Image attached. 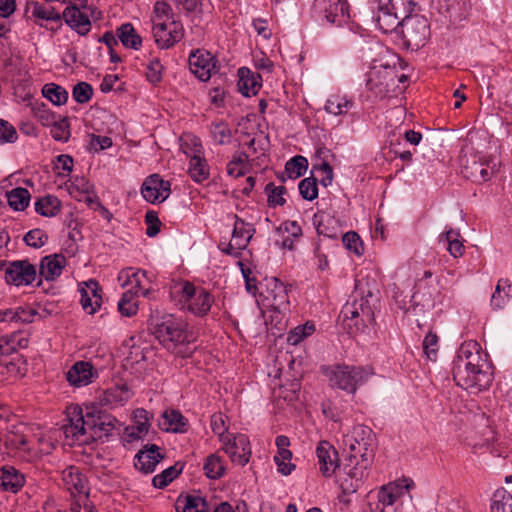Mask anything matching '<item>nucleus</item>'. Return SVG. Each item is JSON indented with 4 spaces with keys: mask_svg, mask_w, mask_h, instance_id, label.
Listing matches in <instances>:
<instances>
[{
    "mask_svg": "<svg viewBox=\"0 0 512 512\" xmlns=\"http://www.w3.org/2000/svg\"><path fill=\"white\" fill-rule=\"evenodd\" d=\"M401 34L405 43L412 49L423 47L429 37L427 20L419 15L407 16L402 19Z\"/></svg>",
    "mask_w": 512,
    "mask_h": 512,
    "instance_id": "nucleus-10",
    "label": "nucleus"
},
{
    "mask_svg": "<svg viewBox=\"0 0 512 512\" xmlns=\"http://www.w3.org/2000/svg\"><path fill=\"white\" fill-rule=\"evenodd\" d=\"M292 459V452L287 450H280L277 452V454L274 456V461L278 466V471L287 476L291 474V472L295 469V465L292 464L290 461Z\"/></svg>",
    "mask_w": 512,
    "mask_h": 512,
    "instance_id": "nucleus-52",
    "label": "nucleus"
},
{
    "mask_svg": "<svg viewBox=\"0 0 512 512\" xmlns=\"http://www.w3.org/2000/svg\"><path fill=\"white\" fill-rule=\"evenodd\" d=\"M48 235L42 229L36 228L28 231L24 236V241L28 246L40 248L46 244Z\"/></svg>",
    "mask_w": 512,
    "mask_h": 512,
    "instance_id": "nucleus-58",
    "label": "nucleus"
},
{
    "mask_svg": "<svg viewBox=\"0 0 512 512\" xmlns=\"http://www.w3.org/2000/svg\"><path fill=\"white\" fill-rule=\"evenodd\" d=\"M183 470V465L179 462L175 463L163 470L160 474H157L152 479L154 487L162 489L165 488L170 482H172Z\"/></svg>",
    "mask_w": 512,
    "mask_h": 512,
    "instance_id": "nucleus-41",
    "label": "nucleus"
},
{
    "mask_svg": "<svg viewBox=\"0 0 512 512\" xmlns=\"http://www.w3.org/2000/svg\"><path fill=\"white\" fill-rule=\"evenodd\" d=\"M93 95V88L87 82L77 83L72 91V96L77 103H87Z\"/></svg>",
    "mask_w": 512,
    "mask_h": 512,
    "instance_id": "nucleus-59",
    "label": "nucleus"
},
{
    "mask_svg": "<svg viewBox=\"0 0 512 512\" xmlns=\"http://www.w3.org/2000/svg\"><path fill=\"white\" fill-rule=\"evenodd\" d=\"M50 133L52 137L57 141H67L70 136L69 124L67 120L54 123Z\"/></svg>",
    "mask_w": 512,
    "mask_h": 512,
    "instance_id": "nucleus-64",
    "label": "nucleus"
},
{
    "mask_svg": "<svg viewBox=\"0 0 512 512\" xmlns=\"http://www.w3.org/2000/svg\"><path fill=\"white\" fill-rule=\"evenodd\" d=\"M190 71L201 81H207L216 72L217 60L206 50L197 49L189 56Z\"/></svg>",
    "mask_w": 512,
    "mask_h": 512,
    "instance_id": "nucleus-15",
    "label": "nucleus"
},
{
    "mask_svg": "<svg viewBox=\"0 0 512 512\" xmlns=\"http://www.w3.org/2000/svg\"><path fill=\"white\" fill-rule=\"evenodd\" d=\"M177 512H210V508L205 499L198 496L188 495L183 500L176 502Z\"/></svg>",
    "mask_w": 512,
    "mask_h": 512,
    "instance_id": "nucleus-37",
    "label": "nucleus"
},
{
    "mask_svg": "<svg viewBox=\"0 0 512 512\" xmlns=\"http://www.w3.org/2000/svg\"><path fill=\"white\" fill-rule=\"evenodd\" d=\"M440 296L439 280L433 277L429 270L425 271L423 276L418 278L412 295L414 306H420L422 309H431L435 305V300Z\"/></svg>",
    "mask_w": 512,
    "mask_h": 512,
    "instance_id": "nucleus-9",
    "label": "nucleus"
},
{
    "mask_svg": "<svg viewBox=\"0 0 512 512\" xmlns=\"http://www.w3.org/2000/svg\"><path fill=\"white\" fill-rule=\"evenodd\" d=\"M315 331V325L312 322H306L304 325H298L288 333L287 342L291 345H297L306 337L312 335Z\"/></svg>",
    "mask_w": 512,
    "mask_h": 512,
    "instance_id": "nucleus-49",
    "label": "nucleus"
},
{
    "mask_svg": "<svg viewBox=\"0 0 512 512\" xmlns=\"http://www.w3.org/2000/svg\"><path fill=\"white\" fill-rule=\"evenodd\" d=\"M323 373L332 387L354 394L359 386L367 382L373 371L368 367L338 364L324 367Z\"/></svg>",
    "mask_w": 512,
    "mask_h": 512,
    "instance_id": "nucleus-5",
    "label": "nucleus"
},
{
    "mask_svg": "<svg viewBox=\"0 0 512 512\" xmlns=\"http://www.w3.org/2000/svg\"><path fill=\"white\" fill-rule=\"evenodd\" d=\"M314 7L332 24L340 26L349 19L347 0H315Z\"/></svg>",
    "mask_w": 512,
    "mask_h": 512,
    "instance_id": "nucleus-16",
    "label": "nucleus"
},
{
    "mask_svg": "<svg viewBox=\"0 0 512 512\" xmlns=\"http://www.w3.org/2000/svg\"><path fill=\"white\" fill-rule=\"evenodd\" d=\"M18 138L15 127L8 121L0 119V143H14Z\"/></svg>",
    "mask_w": 512,
    "mask_h": 512,
    "instance_id": "nucleus-61",
    "label": "nucleus"
},
{
    "mask_svg": "<svg viewBox=\"0 0 512 512\" xmlns=\"http://www.w3.org/2000/svg\"><path fill=\"white\" fill-rule=\"evenodd\" d=\"M203 470L208 478L219 479L225 473V466L220 456L211 454L206 458Z\"/></svg>",
    "mask_w": 512,
    "mask_h": 512,
    "instance_id": "nucleus-42",
    "label": "nucleus"
},
{
    "mask_svg": "<svg viewBox=\"0 0 512 512\" xmlns=\"http://www.w3.org/2000/svg\"><path fill=\"white\" fill-rule=\"evenodd\" d=\"M440 241H444L447 244L449 253L457 258L464 252V245L460 240V233L453 229L448 230L444 235L441 236Z\"/></svg>",
    "mask_w": 512,
    "mask_h": 512,
    "instance_id": "nucleus-44",
    "label": "nucleus"
},
{
    "mask_svg": "<svg viewBox=\"0 0 512 512\" xmlns=\"http://www.w3.org/2000/svg\"><path fill=\"white\" fill-rule=\"evenodd\" d=\"M264 191L267 195L269 207L283 206L286 203L284 196L287 193V189L285 186H275L274 183L270 182L266 184Z\"/></svg>",
    "mask_w": 512,
    "mask_h": 512,
    "instance_id": "nucleus-45",
    "label": "nucleus"
},
{
    "mask_svg": "<svg viewBox=\"0 0 512 512\" xmlns=\"http://www.w3.org/2000/svg\"><path fill=\"white\" fill-rule=\"evenodd\" d=\"M240 79L238 81L239 91L246 97L256 95L261 88V76L252 73L248 68L242 67L238 70Z\"/></svg>",
    "mask_w": 512,
    "mask_h": 512,
    "instance_id": "nucleus-31",
    "label": "nucleus"
},
{
    "mask_svg": "<svg viewBox=\"0 0 512 512\" xmlns=\"http://www.w3.org/2000/svg\"><path fill=\"white\" fill-rule=\"evenodd\" d=\"M97 376V372L89 362L78 361L66 373V379L74 387L86 386Z\"/></svg>",
    "mask_w": 512,
    "mask_h": 512,
    "instance_id": "nucleus-25",
    "label": "nucleus"
},
{
    "mask_svg": "<svg viewBox=\"0 0 512 512\" xmlns=\"http://www.w3.org/2000/svg\"><path fill=\"white\" fill-rule=\"evenodd\" d=\"M116 34L126 48L138 50L142 45V39L131 23L122 24L117 29Z\"/></svg>",
    "mask_w": 512,
    "mask_h": 512,
    "instance_id": "nucleus-35",
    "label": "nucleus"
},
{
    "mask_svg": "<svg viewBox=\"0 0 512 512\" xmlns=\"http://www.w3.org/2000/svg\"><path fill=\"white\" fill-rule=\"evenodd\" d=\"M313 224L319 236L337 239L341 234L338 220L326 212L316 213L313 217Z\"/></svg>",
    "mask_w": 512,
    "mask_h": 512,
    "instance_id": "nucleus-28",
    "label": "nucleus"
},
{
    "mask_svg": "<svg viewBox=\"0 0 512 512\" xmlns=\"http://www.w3.org/2000/svg\"><path fill=\"white\" fill-rule=\"evenodd\" d=\"M470 5L466 0H451L449 10L444 18L450 23L456 24L466 18Z\"/></svg>",
    "mask_w": 512,
    "mask_h": 512,
    "instance_id": "nucleus-40",
    "label": "nucleus"
},
{
    "mask_svg": "<svg viewBox=\"0 0 512 512\" xmlns=\"http://www.w3.org/2000/svg\"><path fill=\"white\" fill-rule=\"evenodd\" d=\"M319 470L324 477H331L337 468L340 467L338 452L328 442L320 441L316 447Z\"/></svg>",
    "mask_w": 512,
    "mask_h": 512,
    "instance_id": "nucleus-21",
    "label": "nucleus"
},
{
    "mask_svg": "<svg viewBox=\"0 0 512 512\" xmlns=\"http://www.w3.org/2000/svg\"><path fill=\"white\" fill-rule=\"evenodd\" d=\"M145 223L147 225L146 234L149 237H154L160 232L161 221L155 211L149 210L146 212Z\"/></svg>",
    "mask_w": 512,
    "mask_h": 512,
    "instance_id": "nucleus-62",
    "label": "nucleus"
},
{
    "mask_svg": "<svg viewBox=\"0 0 512 512\" xmlns=\"http://www.w3.org/2000/svg\"><path fill=\"white\" fill-rule=\"evenodd\" d=\"M62 481L71 495H84L88 497V479L77 466H68L62 471Z\"/></svg>",
    "mask_w": 512,
    "mask_h": 512,
    "instance_id": "nucleus-22",
    "label": "nucleus"
},
{
    "mask_svg": "<svg viewBox=\"0 0 512 512\" xmlns=\"http://www.w3.org/2000/svg\"><path fill=\"white\" fill-rule=\"evenodd\" d=\"M10 208L15 211H24L30 203L31 195L26 188L16 187L6 192Z\"/></svg>",
    "mask_w": 512,
    "mask_h": 512,
    "instance_id": "nucleus-36",
    "label": "nucleus"
},
{
    "mask_svg": "<svg viewBox=\"0 0 512 512\" xmlns=\"http://www.w3.org/2000/svg\"><path fill=\"white\" fill-rule=\"evenodd\" d=\"M151 331L164 348L178 356L189 357L195 350V347L190 346L186 325L172 315L164 316L152 323Z\"/></svg>",
    "mask_w": 512,
    "mask_h": 512,
    "instance_id": "nucleus-3",
    "label": "nucleus"
},
{
    "mask_svg": "<svg viewBox=\"0 0 512 512\" xmlns=\"http://www.w3.org/2000/svg\"><path fill=\"white\" fill-rule=\"evenodd\" d=\"M163 66L158 59H153L147 66L146 77L149 82L155 84L162 79Z\"/></svg>",
    "mask_w": 512,
    "mask_h": 512,
    "instance_id": "nucleus-63",
    "label": "nucleus"
},
{
    "mask_svg": "<svg viewBox=\"0 0 512 512\" xmlns=\"http://www.w3.org/2000/svg\"><path fill=\"white\" fill-rule=\"evenodd\" d=\"M43 96L50 100L54 105L65 104L68 100V92L60 85L55 83L45 84L42 89Z\"/></svg>",
    "mask_w": 512,
    "mask_h": 512,
    "instance_id": "nucleus-43",
    "label": "nucleus"
},
{
    "mask_svg": "<svg viewBox=\"0 0 512 512\" xmlns=\"http://www.w3.org/2000/svg\"><path fill=\"white\" fill-rule=\"evenodd\" d=\"M224 443V451L231 458L232 462L239 465H246L251 456V447L249 439L244 434H238L230 439L226 436Z\"/></svg>",
    "mask_w": 512,
    "mask_h": 512,
    "instance_id": "nucleus-19",
    "label": "nucleus"
},
{
    "mask_svg": "<svg viewBox=\"0 0 512 512\" xmlns=\"http://www.w3.org/2000/svg\"><path fill=\"white\" fill-rule=\"evenodd\" d=\"M267 301V306L278 313L289 310L287 287L277 278L265 279V291L261 292Z\"/></svg>",
    "mask_w": 512,
    "mask_h": 512,
    "instance_id": "nucleus-13",
    "label": "nucleus"
},
{
    "mask_svg": "<svg viewBox=\"0 0 512 512\" xmlns=\"http://www.w3.org/2000/svg\"><path fill=\"white\" fill-rule=\"evenodd\" d=\"M63 18L68 26L80 35H86L91 29V22L85 12L76 6L66 7Z\"/></svg>",
    "mask_w": 512,
    "mask_h": 512,
    "instance_id": "nucleus-29",
    "label": "nucleus"
},
{
    "mask_svg": "<svg viewBox=\"0 0 512 512\" xmlns=\"http://www.w3.org/2000/svg\"><path fill=\"white\" fill-rule=\"evenodd\" d=\"M178 293L187 310L198 317L206 316L214 302V297L209 291L190 282H184Z\"/></svg>",
    "mask_w": 512,
    "mask_h": 512,
    "instance_id": "nucleus-7",
    "label": "nucleus"
},
{
    "mask_svg": "<svg viewBox=\"0 0 512 512\" xmlns=\"http://www.w3.org/2000/svg\"><path fill=\"white\" fill-rule=\"evenodd\" d=\"M351 303L360 312V322L362 325L371 323L374 320V312L367 299L361 297L359 300L355 299Z\"/></svg>",
    "mask_w": 512,
    "mask_h": 512,
    "instance_id": "nucleus-54",
    "label": "nucleus"
},
{
    "mask_svg": "<svg viewBox=\"0 0 512 512\" xmlns=\"http://www.w3.org/2000/svg\"><path fill=\"white\" fill-rule=\"evenodd\" d=\"M26 482L25 475L11 465L0 467V488L3 491L17 493Z\"/></svg>",
    "mask_w": 512,
    "mask_h": 512,
    "instance_id": "nucleus-27",
    "label": "nucleus"
},
{
    "mask_svg": "<svg viewBox=\"0 0 512 512\" xmlns=\"http://www.w3.org/2000/svg\"><path fill=\"white\" fill-rule=\"evenodd\" d=\"M349 452L343 465L340 487L344 494H353L363 485L375 455V435L371 428L357 425L345 440Z\"/></svg>",
    "mask_w": 512,
    "mask_h": 512,
    "instance_id": "nucleus-1",
    "label": "nucleus"
},
{
    "mask_svg": "<svg viewBox=\"0 0 512 512\" xmlns=\"http://www.w3.org/2000/svg\"><path fill=\"white\" fill-rule=\"evenodd\" d=\"M191 141L194 154L190 158L188 172L195 182L201 183L209 177V166L206 159L201 157L203 147L200 139L193 137Z\"/></svg>",
    "mask_w": 512,
    "mask_h": 512,
    "instance_id": "nucleus-23",
    "label": "nucleus"
},
{
    "mask_svg": "<svg viewBox=\"0 0 512 512\" xmlns=\"http://www.w3.org/2000/svg\"><path fill=\"white\" fill-rule=\"evenodd\" d=\"M35 277L36 269L27 260L12 262L5 270L6 282L16 286L29 285Z\"/></svg>",
    "mask_w": 512,
    "mask_h": 512,
    "instance_id": "nucleus-20",
    "label": "nucleus"
},
{
    "mask_svg": "<svg viewBox=\"0 0 512 512\" xmlns=\"http://www.w3.org/2000/svg\"><path fill=\"white\" fill-rule=\"evenodd\" d=\"M499 293H503L506 301L512 298V284L508 279H500L496 285L495 291L491 296V306L493 309H502L503 301H500L498 298Z\"/></svg>",
    "mask_w": 512,
    "mask_h": 512,
    "instance_id": "nucleus-47",
    "label": "nucleus"
},
{
    "mask_svg": "<svg viewBox=\"0 0 512 512\" xmlns=\"http://www.w3.org/2000/svg\"><path fill=\"white\" fill-rule=\"evenodd\" d=\"M343 245L349 251L354 254L360 256L364 252L363 243L359 237V235L354 231H349L342 235Z\"/></svg>",
    "mask_w": 512,
    "mask_h": 512,
    "instance_id": "nucleus-55",
    "label": "nucleus"
},
{
    "mask_svg": "<svg viewBox=\"0 0 512 512\" xmlns=\"http://www.w3.org/2000/svg\"><path fill=\"white\" fill-rule=\"evenodd\" d=\"M186 422L187 420L181 412L170 409L163 413L159 421V427L165 432L183 433L185 432Z\"/></svg>",
    "mask_w": 512,
    "mask_h": 512,
    "instance_id": "nucleus-33",
    "label": "nucleus"
},
{
    "mask_svg": "<svg viewBox=\"0 0 512 512\" xmlns=\"http://www.w3.org/2000/svg\"><path fill=\"white\" fill-rule=\"evenodd\" d=\"M496 172V164L487 157L474 155L463 166L462 174L474 183H484Z\"/></svg>",
    "mask_w": 512,
    "mask_h": 512,
    "instance_id": "nucleus-12",
    "label": "nucleus"
},
{
    "mask_svg": "<svg viewBox=\"0 0 512 512\" xmlns=\"http://www.w3.org/2000/svg\"><path fill=\"white\" fill-rule=\"evenodd\" d=\"M401 491L398 486L388 484L383 485L378 492V501L383 505H393L400 497Z\"/></svg>",
    "mask_w": 512,
    "mask_h": 512,
    "instance_id": "nucleus-53",
    "label": "nucleus"
},
{
    "mask_svg": "<svg viewBox=\"0 0 512 512\" xmlns=\"http://www.w3.org/2000/svg\"><path fill=\"white\" fill-rule=\"evenodd\" d=\"M170 187L169 181H165L158 174H152L143 182L141 194L150 203L163 202L170 195Z\"/></svg>",
    "mask_w": 512,
    "mask_h": 512,
    "instance_id": "nucleus-18",
    "label": "nucleus"
},
{
    "mask_svg": "<svg viewBox=\"0 0 512 512\" xmlns=\"http://www.w3.org/2000/svg\"><path fill=\"white\" fill-rule=\"evenodd\" d=\"M307 168L308 161L301 155L294 156L285 164V172L291 179H296L304 175Z\"/></svg>",
    "mask_w": 512,
    "mask_h": 512,
    "instance_id": "nucleus-46",
    "label": "nucleus"
},
{
    "mask_svg": "<svg viewBox=\"0 0 512 512\" xmlns=\"http://www.w3.org/2000/svg\"><path fill=\"white\" fill-rule=\"evenodd\" d=\"M32 9V17L35 18V23L42 26L40 20L55 21L61 20V15L53 7H45L38 2H31L27 4L26 13Z\"/></svg>",
    "mask_w": 512,
    "mask_h": 512,
    "instance_id": "nucleus-34",
    "label": "nucleus"
},
{
    "mask_svg": "<svg viewBox=\"0 0 512 512\" xmlns=\"http://www.w3.org/2000/svg\"><path fill=\"white\" fill-rule=\"evenodd\" d=\"M35 211L45 217H53L56 216L61 209L60 200L51 195H47L45 197L39 198L35 204Z\"/></svg>",
    "mask_w": 512,
    "mask_h": 512,
    "instance_id": "nucleus-38",
    "label": "nucleus"
},
{
    "mask_svg": "<svg viewBox=\"0 0 512 512\" xmlns=\"http://www.w3.org/2000/svg\"><path fill=\"white\" fill-rule=\"evenodd\" d=\"M299 193L305 200L312 201L318 196L317 179L315 177H307L300 181Z\"/></svg>",
    "mask_w": 512,
    "mask_h": 512,
    "instance_id": "nucleus-51",
    "label": "nucleus"
},
{
    "mask_svg": "<svg viewBox=\"0 0 512 512\" xmlns=\"http://www.w3.org/2000/svg\"><path fill=\"white\" fill-rule=\"evenodd\" d=\"M248 160V155L244 152L234 156L233 159L227 164V173L229 176L239 178L245 175V162Z\"/></svg>",
    "mask_w": 512,
    "mask_h": 512,
    "instance_id": "nucleus-50",
    "label": "nucleus"
},
{
    "mask_svg": "<svg viewBox=\"0 0 512 512\" xmlns=\"http://www.w3.org/2000/svg\"><path fill=\"white\" fill-rule=\"evenodd\" d=\"M176 20L171 6L164 1H157L154 5L153 25L155 22H169Z\"/></svg>",
    "mask_w": 512,
    "mask_h": 512,
    "instance_id": "nucleus-56",
    "label": "nucleus"
},
{
    "mask_svg": "<svg viewBox=\"0 0 512 512\" xmlns=\"http://www.w3.org/2000/svg\"><path fill=\"white\" fill-rule=\"evenodd\" d=\"M67 421L63 425V433L68 445H88L92 442L108 439L112 431L117 429L119 421L95 405H78L67 408Z\"/></svg>",
    "mask_w": 512,
    "mask_h": 512,
    "instance_id": "nucleus-2",
    "label": "nucleus"
},
{
    "mask_svg": "<svg viewBox=\"0 0 512 512\" xmlns=\"http://www.w3.org/2000/svg\"><path fill=\"white\" fill-rule=\"evenodd\" d=\"M65 263L66 259L62 255L45 256L40 263V275L46 280H54L62 273Z\"/></svg>",
    "mask_w": 512,
    "mask_h": 512,
    "instance_id": "nucleus-30",
    "label": "nucleus"
},
{
    "mask_svg": "<svg viewBox=\"0 0 512 512\" xmlns=\"http://www.w3.org/2000/svg\"><path fill=\"white\" fill-rule=\"evenodd\" d=\"M234 218L232 241H235L237 248H246L255 233V228L252 224L246 223L238 215H234Z\"/></svg>",
    "mask_w": 512,
    "mask_h": 512,
    "instance_id": "nucleus-32",
    "label": "nucleus"
},
{
    "mask_svg": "<svg viewBox=\"0 0 512 512\" xmlns=\"http://www.w3.org/2000/svg\"><path fill=\"white\" fill-rule=\"evenodd\" d=\"M490 365L487 355L481 351L480 345L476 341H468L461 344L457 351V355L453 361V372L459 373V378L467 377V369H475L479 366Z\"/></svg>",
    "mask_w": 512,
    "mask_h": 512,
    "instance_id": "nucleus-8",
    "label": "nucleus"
},
{
    "mask_svg": "<svg viewBox=\"0 0 512 512\" xmlns=\"http://www.w3.org/2000/svg\"><path fill=\"white\" fill-rule=\"evenodd\" d=\"M353 101L345 96L332 95L325 104L326 112L333 115H345L352 107Z\"/></svg>",
    "mask_w": 512,
    "mask_h": 512,
    "instance_id": "nucleus-39",
    "label": "nucleus"
},
{
    "mask_svg": "<svg viewBox=\"0 0 512 512\" xmlns=\"http://www.w3.org/2000/svg\"><path fill=\"white\" fill-rule=\"evenodd\" d=\"M140 274L146 275L145 271H137L131 275L130 283L131 289L123 293L121 299L118 302V311L122 316L132 317L136 315L138 311V301L136 299L139 293L146 295L147 291L143 290L140 285Z\"/></svg>",
    "mask_w": 512,
    "mask_h": 512,
    "instance_id": "nucleus-17",
    "label": "nucleus"
},
{
    "mask_svg": "<svg viewBox=\"0 0 512 512\" xmlns=\"http://www.w3.org/2000/svg\"><path fill=\"white\" fill-rule=\"evenodd\" d=\"M397 70L389 61L373 59L366 74V88L376 99H384L402 93L405 87L397 84Z\"/></svg>",
    "mask_w": 512,
    "mask_h": 512,
    "instance_id": "nucleus-4",
    "label": "nucleus"
},
{
    "mask_svg": "<svg viewBox=\"0 0 512 512\" xmlns=\"http://www.w3.org/2000/svg\"><path fill=\"white\" fill-rule=\"evenodd\" d=\"M411 4L408 0H378V12L376 22L380 30L384 33H391L401 26L402 19L408 10L406 4Z\"/></svg>",
    "mask_w": 512,
    "mask_h": 512,
    "instance_id": "nucleus-6",
    "label": "nucleus"
},
{
    "mask_svg": "<svg viewBox=\"0 0 512 512\" xmlns=\"http://www.w3.org/2000/svg\"><path fill=\"white\" fill-rule=\"evenodd\" d=\"M210 133L214 141L219 145L229 144L232 138V132L225 122H213L210 125Z\"/></svg>",
    "mask_w": 512,
    "mask_h": 512,
    "instance_id": "nucleus-48",
    "label": "nucleus"
},
{
    "mask_svg": "<svg viewBox=\"0 0 512 512\" xmlns=\"http://www.w3.org/2000/svg\"><path fill=\"white\" fill-rule=\"evenodd\" d=\"M85 287H81L79 289L81 298L80 303L82 305L83 310L92 315L97 309L100 308L102 297H101V288L96 280L90 279L85 282Z\"/></svg>",
    "mask_w": 512,
    "mask_h": 512,
    "instance_id": "nucleus-24",
    "label": "nucleus"
},
{
    "mask_svg": "<svg viewBox=\"0 0 512 512\" xmlns=\"http://www.w3.org/2000/svg\"><path fill=\"white\" fill-rule=\"evenodd\" d=\"M466 374H468L467 377L462 376L460 379L458 372L452 373L453 379L459 387L465 390H471L472 392H480L488 389L493 380V373L490 365H480L475 369H467Z\"/></svg>",
    "mask_w": 512,
    "mask_h": 512,
    "instance_id": "nucleus-11",
    "label": "nucleus"
},
{
    "mask_svg": "<svg viewBox=\"0 0 512 512\" xmlns=\"http://www.w3.org/2000/svg\"><path fill=\"white\" fill-rule=\"evenodd\" d=\"M153 36L160 48L167 49L183 38V25L177 20L155 22V25H153Z\"/></svg>",
    "mask_w": 512,
    "mask_h": 512,
    "instance_id": "nucleus-14",
    "label": "nucleus"
},
{
    "mask_svg": "<svg viewBox=\"0 0 512 512\" xmlns=\"http://www.w3.org/2000/svg\"><path fill=\"white\" fill-rule=\"evenodd\" d=\"M438 342V336L431 331L425 336L423 340V351L429 360H436L438 353Z\"/></svg>",
    "mask_w": 512,
    "mask_h": 512,
    "instance_id": "nucleus-60",
    "label": "nucleus"
},
{
    "mask_svg": "<svg viewBox=\"0 0 512 512\" xmlns=\"http://www.w3.org/2000/svg\"><path fill=\"white\" fill-rule=\"evenodd\" d=\"M163 458L157 445H146L136 454L135 467L144 473H152Z\"/></svg>",
    "mask_w": 512,
    "mask_h": 512,
    "instance_id": "nucleus-26",
    "label": "nucleus"
},
{
    "mask_svg": "<svg viewBox=\"0 0 512 512\" xmlns=\"http://www.w3.org/2000/svg\"><path fill=\"white\" fill-rule=\"evenodd\" d=\"M177 7L183 10L188 16L198 17L203 13L201 0H174Z\"/></svg>",
    "mask_w": 512,
    "mask_h": 512,
    "instance_id": "nucleus-57",
    "label": "nucleus"
}]
</instances>
